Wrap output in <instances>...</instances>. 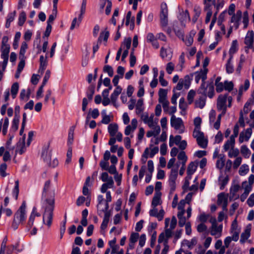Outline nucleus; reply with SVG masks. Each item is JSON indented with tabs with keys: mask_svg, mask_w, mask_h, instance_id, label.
Returning <instances> with one entry per match:
<instances>
[{
	"mask_svg": "<svg viewBox=\"0 0 254 254\" xmlns=\"http://www.w3.org/2000/svg\"><path fill=\"white\" fill-rule=\"evenodd\" d=\"M42 208L44 209L43 214V222L50 227L52 223L55 209V192L50 189V181H47L43 188L42 194Z\"/></svg>",
	"mask_w": 254,
	"mask_h": 254,
	"instance_id": "nucleus-1",
	"label": "nucleus"
},
{
	"mask_svg": "<svg viewBox=\"0 0 254 254\" xmlns=\"http://www.w3.org/2000/svg\"><path fill=\"white\" fill-rule=\"evenodd\" d=\"M208 69L205 68L203 69H201L200 71H196L193 73L195 75V82L198 83L200 80L201 79L202 82L200 87L197 90V93H204L205 89H208V97L212 98L214 94V87L213 84V80L208 81L206 82L205 80L207 78V73Z\"/></svg>",
	"mask_w": 254,
	"mask_h": 254,
	"instance_id": "nucleus-2",
	"label": "nucleus"
},
{
	"mask_svg": "<svg viewBox=\"0 0 254 254\" xmlns=\"http://www.w3.org/2000/svg\"><path fill=\"white\" fill-rule=\"evenodd\" d=\"M178 168L172 169L169 177V185L170 188V193L172 194L176 188V180L178 177Z\"/></svg>",
	"mask_w": 254,
	"mask_h": 254,
	"instance_id": "nucleus-3",
	"label": "nucleus"
},
{
	"mask_svg": "<svg viewBox=\"0 0 254 254\" xmlns=\"http://www.w3.org/2000/svg\"><path fill=\"white\" fill-rule=\"evenodd\" d=\"M26 218V203L24 201L18 210L14 214L13 219L19 221L22 224L25 221Z\"/></svg>",
	"mask_w": 254,
	"mask_h": 254,
	"instance_id": "nucleus-4",
	"label": "nucleus"
},
{
	"mask_svg": "<svg viewBox=\"0 0 254 254\" xmlns=\"http://www.w3.org/2000/svg\"><path fill=\"white\" fill-rule=\"evenodd\" d=\"M10 48V47H0V58L3 61L0 62V67H2L3 70H5L8 63Z\"/></svg>",
	"mask_w": 254,
	"mask_h": 254,
	"instance_id": "nucleus-5",
	"label": "nucleus"
},
{
	"mask_svg": "<svg viewBox=\"0 0 254 254\" xmlns=\"http://www.w3.org/2000/svg\"><path fill=\"white\" fill-rule=\"evenodd\" d=\"M168 10L166 3L161 4V12L160 14V24L162 27H165L168 25Z\"/></svg>",
	"mask_w": 254,
	"mask_h": 254,
	"instance_id": "nucleus-6",
	"label": "nucleus"
},
{
	"mask_svg": "<svg viewBox=\"0 0 254 254\" xmlns=\"http://www.w3.org/2000/svg\"><path fill=\"white\" fill-rule=\"evenodd\" d=\"M227 100V94L220 95L217 99V107L219 111H222L224 114L226 111V102Z\"/></svg>",
	"mask_w": 254,
	"mask_h": 254,
	"instance_id": "nucleus-7",
	"label": "nucleus"
},
{
	"mask_svg": "<svg viewBox=\"0 0 254 254\" xmlns=\"http://www.w3.org/2000/svg\"><path fill=\"white\" fill-rule=\"evenodd\" d=\"M254 43V32L253 30H249L245 38L244 43L246 45V48L253 49Z\"/></svg>",
	"mask_w": 254,
	"mask_h": 254,
	"instance_id": "nucleus-8",
	"label": "nucleus"
},
{
	"mask_svg": "<svg viewBox=\"0 0 254 254\" xmlns=\"http://www.w3.org/2000/svg\"><path fill=\"white\" fill-rule=\"evenodd\" d=\"M201 96L195 102L196 107L202 109L205 105L207 96H208V89H205L204 93H198Z\"/></svg>",
	"mask_w": 254,
	"mask_h": 254,
	"instance_id": "nucleus-9",
	"label": "nucleus"
},
{
	"mask_svg": "<svg viewBox=\"0 0 254 254\" xmlns=\"http://www.w3.org/2000/svg\"><path fill=\"white\" fill-rule=\"evenodd\" d=\"M252 134V129L251 127L248 128L246 130L245 132H242L240 134L239 141L240 143L244 141H248Z\"/></svg>",
	"mask_w": 254,
	"mask_h": 254,
	"instance_id": "nucleus-10",
	"label": "nucleus"
},
{
	"mask_svg": "<svg viewBox=\"0 0 254 254\" xmlns=\"http://www.w3.org/2000/svg\"><path fill=\"white\" fill-rule=\"evenodd\" d=\"M183 124V120L181 118H176L174 115L172 116L171 119V126L175 129H179Z\"/></svg>",
	"mask_w": 254,
	"mask_h": 254,
	"instance_id": "nucleus-11",
	"label": "nucleus"
},
{
	"mask_svg": "<svg viewBox=\"0 0 254 254\" xmlns=\"http://www.w3.org/2000/svg\"><path fill=\"white\" fill-rule=\"evenodd\" d=\"M51 151L49 149V146H46L43 149L42 158L46 163H49L51 159Z\"/></svg>",
	"mask_w": 254,
	"mask_h": 254,
	"instance_id": "nucleus-12",
	"label": "nucleus"
},
{
	"mask_svg": "<svg viewBox=\"0 0 254 254\" xmlns=\"http://www.w3.org/2000/svg\"><path fill=\"white\" fill-rule=\"evenodd\" d=\"M9 125V120L8 118L5 117L4 119H1L0 121V132L1 131L3 135H5L7 132V128Z\"/></svg>",
	"mask_w": 254,
	"mask_h": 254,
	"instance_id": "nucleus-13",
	"label": "nucleus"
},
{
	"mask_svg": "<svg viewBox=\"0 0 254 254\" xmlns=\"http://www.w3.org/2000/svg\"><path fill=\"white\" fill-rule=\"evenodd\" d=\"M122 88L120 86H117L111 95V101L115 106L119 95L121 93Z\"/></svg>",
	"mask_w": 254,
	"mask_h": 254,
	"instance_id": "nucleus-14",
	"label": "nucleus"
},
{
	"mask_svg": "<svg viewBox=\"0 0 254 254\" xmlns=\"http://www.w3.org/2000/svg\"><path fill=\"white\" fill-rule=\"evenodd\" d=\"M231 22L234 23V26L236 28H238L239 26V21L242 17V12L241 10H238L236 14L232 15Z\"/></svg>",
	"mask_w": 254,
	"mask_h": 254,
	"instance_id": "nucleus-15",
	"label": "nucleus"
},
{
	"mask_svg": "<svg viewBox=\"0 0 254 254\" xmlns=\"http://www.w3.org/2000/svg\"><path fill=\"white\" fill-rule=\"evenodd\" d=\"M243 186L244 188V192L241 195L240 199L241 201L243 202L246 199L250 192L252 190V186L248 185L247 182H244L243 183Z\"/></svg>",
	"mask_w": 254,
	"mask_h": 254,
	"instance_id": "nucleus-16",
	"label": "nucleus"
},
{
	"mask_svg": "<svg viewBox=\"0 0 254 254\" xmlns=\"http://www.w3.org/2000/svg\"><path fill=\"white\" fill-rule=\"evenodd\" d=\"M197 244V239L195 237H193L190 240V241L185 239L181 243L182 247L183 246H187L189 249H191L194 246H195Z\"/></svg>",
	"mask_w": 254,
	"mask_h": 254,
	"instance_id": "nucleus-17",
	"label": "nucleus"
},
{
	"mask_svg": "<svg viewBox=\"0 0 254 254\" xmlns=\"http://www.w3.org/2000/svg\"><path fill=\"white\" fill-rule=\"evenodd\" d=\"M223 225L222 224L219 226L215 225L213 226H211V230H210V234L212 236H220L221 235V232L222 231Z\"/></svg>",
	"mask_w": 254,
	"mask_h": 254,
	"instance_id": "nucleus-18",
	"label": "nucleus"
},
{
	"mask_svg": "<svg viewBox=\"0 0 254 254\" xmlns=\"http://www.w3.org/2000/svg\"><path fill=\"white\" fill-rule=\"evenodd\" d=\"M185 210L182 209L181 211L178 212L177 216L179 219V226L180 227H183L185 225H186V217L184 216L185 213Z\"/></svg>",
	"mask_w": 254,
	"mask_h": 254,
	"instance_id": "nucleus-19",
	"label": "nucleus"
},
{
	"mask_svg": "<svg viewBox=\"0 0 254 254\" xmlns=\"http://www.w3.org/2000/svg\"><path fill=\"white\" fill-rule=\"evenodd\" d=\"M108 130L111 136L114 137L118 130V126L117 124H111L108 126Z\"/></svg>",
	"mask_w": 254,
	"mask_h": 254,
	"instance_id": "nucleus-20",
	"label": "nucleus"
},
{
	"mask_svg": "<svg viewBox=\"0 0 254 254\" xmlns=\"http://www.w3.org/2000/svg\"><path fill=\"white\" fill-rule=\"evenodd\" d=\"M15 14V11L10 12L7 14L6 23L5 24V26L6 28H8L10 27L11 22H12L14 20Z\"/></svg>",
	"mask_w": 254,
	"mask_h": 254,
	"instance_id": "nucleus-21",
	"label": "nucleus"
},
{
	"mask_svg": "<svg viewBox=\"0 0 254 254\" xmlns=\"http://www.w3.org/2000/svg\"><path fill=\"white\" fill-rule=\"evenodd\" d=\"M193 73H190L189 75H186L184 77V79H183L184 81V84L185 88L187 89H189L191 80L193 79Z\"/></svg>",
	"mask_w": 254,
	"mask_h": 254,
	"instance_id": "nucleus-22",
	"label": "nucleus"
},
{
	"mask_svg": "<svg viewBox=\"0 0 254 254\" xmlns=\"http://www.w3.org/2000/svg\"><path fill=\"white\" fill-rule=\"evenodd\" d=\"M20 118H18V117L13 118V120L11 123V126L10 128V131L15 132L16 131L19 127Z\"/></svg>",
	"mask_w": 254,
	"mask_h": 254,
	"instance_id": "nucleus-23",
	"label": "nucleus"
},
{
	"mask_svg": "<svg viewBox=\"0 0 254 254\" xmlns=\"http://www.w3.org/2000/svg\"><path fill=\"white\" fill-rule=\"evenodd\" d=\"M218 181L220 185V189L223 190L224 189L225 187L228 184L229 181V177L226 176L224 177L220 176L218 179Z\"/></svg>",
	"mask_w": 254,
	"mask_h": 254,
	"instance_id": "nucleus-24",
	"label": "nucleus"
},
{
	"mask_svg": "<svg viewBox=\"0 0 254 254\" xmlns=\"http://www.w3.org/2000/svg\"><path fill=\"white\" fill-rule=\"evenodd\" d=\"M75 127L72 126L69 128L68 131V139H67V145H71L73 141L74 138V130Z\"/></svg>",
	"mask_w": 254,
	"mask_h": 254,
	"instance_id": "nucleus-25",
	"label": "nucleus"
},
{
	"mask_svg": "<svg viewBox=\"0 0 254 254\" xmlns=\"http://www.w3.org/2000/svg\"><path fill=\"white\" fill-rule=\"evenodd\" d=\"M196 230L199 233H204L205 235H208L209 233L207 227L205 224L200 223L196 227Z\"/></svg>",
	"mask_w": 254,
	"mask_h": 254,
	"instance_id": "nucleus-26",
	"label": "nucleus"
},
{
	"mask_svg": "<svg viewBox=\"0 0 254 254\" xmlns=\"http://www.w3.org/2000/svg\"><path fill=\"white\" fill-rule=\"evenodd\" d=\"M197 166L193 162L190 163L188 167L187 174L188 176H191L195 172Z\"/></svg>",
	"mask_w": 254,
	"mask_h": 254,
	"instance_id": "nucleus-27",
	"label": "nucleus"
},
{
	"mask_svg": "<svg viewBox=\"0 0 254 254\" xmlns=\"http://www.w3.org/2000/svg\"><path fill=\"white\" fill-rule=\"evenodd\" d=\"M173 138V137L172 135H171L170 137V140H169V145L170 146H172L174 144V143H175L176 145H178L179 143L182 141V137L180 135H177L175 136V137L174 138V140H172V139Z\"/></svg>",
	"mask_w": 254,
	"mask_h": 254,
	"instance_id": "nucleus-28",
	"label": "nucleus"
},
{
	"mask_svg": "<svg viewBox=\"0 0 254 254\" xmlns=\"http://www.w3.org/2000/svg\"><path fill=\"white\" fill-rule=\"evenodd\" d=\"M19 90V84L17 82L14 83L11 87V94L13 99L15 98Z\"/></svg>",
	"mask_w": 254,
	"mask_h": 254,
	"instance_id": "nucleus-29",
	"label": "nucleus"
},
{
	"mask_svg": "<svg viewBox=\"0 0 254 254\" xmlns=\"http://www.w3.org/2000/svg\"><path fill=\"white\" fill-rule=\"evenodd\" d=\"M19 192V181L17 180L15 181L14 187L13 189L12 192V196L15 198V200H17L18 198Z\"/></svg>",
	"mask_w": 254,
	"mask_h": 254,
	"instance_id": "nucleus-30",
	"label": "nucleus"
},
{
	"mask_svg": "<svg viewBox=\"0 0 254 254\" xmlns=\"http://www.w3.org/2000/svg\"><path fill=\"white\" fill-rule=\"evenodd\" d=\"M198 145L202 148H206L207 146L208 140L206 139H204V137H201L196 139Z\"/></svg>",
	"mask_w": 254,
	"mask_h": 254,
	"instance_id": "nucleus-31",
	"label": "nucleus"
},
{
	"mask_svg": "<svg viewBox=\"0 0 254 254\" xmlns=\"http://www.w3.org/2000/svg\"><path fill=\"white\" fill-rule=\"evenodd\" d=\"M161 200V192L156 193L154 196L152 201V206L153 207H156L160 203Z\"/></svg>",
	"mask_w": 254,
	"mask_h": 254,
	"instance_id": "nucleus-32",
	"label": "nucleus"
},
{
	"mask_svg": "<svg viewBox=\"0 0 254 254\" xmlns=\"http://www.w3.org/2000/svg\"><path fill=\"white\" fill-rule=\"evenodd\" d=\"M232 56H231L228 59L227 63L226 64V70L227 73L230 74L233 72L234 71V67L232 64L231 63V61L232 60Z\"/></svg>",
	"mask_w": 254,
	"mask_h": 254,
	"instance_id": "nucleus-33",
	"label": "nucleus"
},
{
	"mask_svg": "<svg viewBox=\"0 0 254 254\" xmlns=\"http://www.w3.org/2000/svg\"><path fill=\"white\" fill-rule=\"evenodd\" d=\"M143 101L142 99H139L136 103L135 109L137 114H140L143 111Z\"/></svg>",
	"mask_w": 254,
	"mask_h": 254,
	"instance_id": "nucleus-34",
	"label": "nucleus"
},
{
	"mask_svg": "<svg viewBox=\"0 0 254 254\" xmlns=\"http://www.w3.org/2000/svg\"><path fill=\"white\" fill-rule=\"evenodd\" d=\"M250 236V230L249 229H246L245 231L241 234L240 242L241 243H245L246 241V240L248 239Z\"/></svg>",
	"mask_w": 254,
	"mask_h": 254,
	"instance_id": "nucleus-35",
	"label": "nucleus"
},
{
	"mask_svg": "<svg viewBox=\"0 0 254 254\" xmlns=\"http://www.w3.org/2000/svg\"><path fill=\"white\" fill-rule=\"evenodd\" d=\"M212 4L216 9V11L215 12H217V14L219 9L223 7L224 3L222 0H217V3H216L215 0H213Z\"/></svg>",
	"mask_w": 254,
	"mask_h": 254,
	"instance_id": "nucleus-36",
	"label": "nucleus"
},
{
	"mask_svg": "<svg viewBox=\"0 0 254 254\" xmlns=\"http://www.w3.org/2000/svg\"><path fill=\"white\" fill-rule=\"evenodd\" d=\"M28 46L26 42H23L22 43V45L20 47V52H19V58L25 59V54L26 53V50L27 49Z\"/></svg>",
	"mask_w": 254,
	"mask_h": 254,
	"instance_id": "nucleus-37",
	"label": "nucleus"
},
{
	"mask_svg": "<svg viewBox=\"0 0 254 254\" xmlns=\"http://www.w3.org/2000/svg\"><path fill=\"white\" fill-rule=\"evenodd\" d=\"M109 32L108 31H103L100 33V35L98 39V42L101 43L102 39L107 42L109 36Z\"/></svg>",
	"mask_w": 254,
	"mask_h": 254,
	"instance_id": "nucleus-38",
	"label": "nucleus"
},
{
	"mask_svg": "<svg viewBox=\"0 0 254 254\" xmlns=\"http://www.w3.org/2000/svg\"><path fill=\"white\" fill-rule=\"evenodd\" d=\"M95 92V86L90 85L88 87L86 92V96L89 100H91Z\"/></svg>",
	"mask_w": 254,
	"mask_h": 254,
	"instance_id": "nucleus-39",
	"label": "nucleus"
},
{
	"mask_svg": "<svg viewBox=\"0 0 254 254\" xmlns=\"http://www.w3.org/2000/svg\"><path fill=\"white\" fill-rule=\"evenodd\" d=\"M234 144L235 140H233V139H231L230 138V139L227 140V141L224 143L223 149L225 151H226L228 150L231 147H233L234 146Z\"/></svg>",
	"mask_w": 254,
	"mask_h": 254,
	"instance_id": "nucleus-40",
	"label": "nucleus"
},
{
	"mask_svg": "<svg viewBox=\"0 0 254 254\" xmlns=\"http://www.w3.org/2000/svg\"><path fill=\"white\" fill-rule=\"evenodd\" d=\"M159 102H162V100L166 99L167 91L166 89L161 88L159 90Z\"/></svg>",
	"mask_w": 254,
	"mask_h": 254,
	"instance_id": "nucleus-41",
	"label": "nucleus"
},
{
	"mask_svg": "<svg viewBox=\"0 0 254 254\" xmlns=\"http://www.w3.org/2000/svg\"><path fill=\"white\" fill-rule=\"evenodd\" d=\"M34 220L35 219L34 218V215L33 214H31L28 219L27 225L26 226V231H30V230L33 225Z\"/></svg>",
	"mask_w": 254,
	"mask_h": 254,
	"instance_id": "nucleus-42",
	"label": "nucleus"
},
{
	"mask_svg": "<svg viewBox=\"0 0 254 254\" xmlns=\"http://www.w3.org/2000/svg\"><path fill=\"white\" fill-rule=\"evenodd\" d=\"M241 152L244 156L248 158L250 157L251 151L246 145H242L241 148Z\"/></svg>",
	"mask_w": 254,
	"mask_h": 254,
	"instance_id": "nucleus-43",
	"label": "nucleus"
},
{
	"mask_svg": "<svg viewBox=\"0 0 254 254\" xmlns=\"http://www.w3.org/2000/svg\"><path fill=\"white\" fill-rule=\"evenodd\" d=\"M249 171V166L247 164H243L240 168L239 173L240 175L245 176L248 173Z\"/></svg>",
	"mask_w": 254,
	"mask_h": 254,
	"instance_id": "nucleus-44",
	"label": "nucleus"
},
{
	"mask_svg": "<svg viewBox=\"0 0 254 254\" xmlns=\"http://www.w3.org/2000/svg\"><path fill=\"white\" fill-rule=\"evenodd\" d=\"M178 159L179 160H181L182 161V164H183V166H185L186 163L187 161V156L186 155V153L184 151H181L179 153V154L178 155Z\"/></svg>",
	"mask_w": 254,
	"mask_h": 254,
	"instance_id": "nucleus-45",
	"label": "nucleus"
},
{
	"mask_svg": "<svg viewBox=\"0 0 254 254\" xmlns=\"http://www.w3.org/2000/svg\"><path fill=\"white\" fill-rule=\"evenodd\" d=\"M103 72L108 73L110 77H112L114 74V70L113 67L109 65H105L103 67Z\"/></svg>",
	"mask_w": 254,
	"mask_h": 254,
	"instance_id": "nucleus-46",
	"label": "nucleus"
},
{
	"mask_svg": "<svg viewBox=\"0 0 254 254\" xmlns=\"http://www.w3.org/2000/svg\"><path fill=\"white\" fill-rule=\"evenodd\" d=\"M26 19V13L24 11H22L19 16L18 24L19 26H22L24 23Z\"/></svg>",
	"mask_w": 254,
	"mask_h": 254,
	"instance_id": "nucleus-47",
	"label": "nucleus"
},
{
	"mask_svg": "<svg viewBox=\"0 0 254 254\" xmlns=\"http://www.w3.org/2000/svg\"><path fill=\"white\" fill-rule=\"evenodd\" d=\"M139 238V234L138 233H132L129 238V246H131V244L134 245Z\"/></svg>",
	"mask_w": 254,
	"mask_h": 254,
	"instance_id": "nucleus-48",
	"label": "nucleus"
},
{
	"mask_svg": "<svg viewBox=\"0 0 254 254\" xmlns=\"http://www.w3.org/2000/svg\"><path fill=\"white\" fill-rule=\"evenodd\" d=\"M193 136L196 139L204 137V133L200 131V128H194L193 132Z\"/></svg>",
	"mask_w": 254,
	"mask_h": 254,
	"instance_id": "nucleus-49",
	"label": "nucleus"
},
{
	"mask_svg": "<svg viewBox=\"0 0 254 254\" xmlns=\"http://www.w3.org/2000/svg\"><path fill=\"white\" fill-rule=\"evenodd\" d=\"M7 169V165L5 163H2L0 166V175L4 178L7 176L5 171Z\"/></svg>",
	"mask_w": 254,
	"mask_h": 254,
	"instance_id": "nucleus-50",
	"label": "nucleus"
},
{
	"mask_svg": "<svg viewBox=\"0 0 254 254\" xmlns=\"http://www.w3.org/2000/svg\"><path fill=\"white\" fill-rule=\"evenodd\" d=\"M171 228L166 229L164 233L166 236V240L165 241V245H168V240L172 236V232Z\"/></svg>",
	"mask_w": 254,
	"mask_h": 254,
	"instance_id": "nucleus-51",
	"label": "nucleus"
},
{
	"mask_svg": "<svg viewBox=\"0 0 254 254\" xmlns=\"http://www.w3.org/2000/svg\"><path fill=\"white\" fill-rule=\"evenodd\" d=\"M20 62L18 63L17 72L20 73L25 66V59L19 58Z\"/></svg>",
	"mask_w": 254,
	"mask_h": 254,
	"instance_id": "nucleus-52",
	"label": "nucleus"
},
{
	"mask_svg": "<svg viewBox=\"0 0 254 254\" xmlns=\"http://www.w3.org/2000/svg\"><path fill=\"white\" fill-rule=\"evenodd\" d=\"M239 131V127L238 125L237 124L234 127L233 134L231 135L230 138L231 139H233V140L235 141V137H237V136L238 135Z\"/></svg>",
	"mask_w": 254,
	"mask_h": 254,
	"instance_id": "nucleus-53",
	"label": "nucleus"
},
{
	"mask_svg": "<svg viewBox=\"0 0 254 254\" xmlns=\"http://www.w3.org/2000/svg\"><path fill=\"white\" fill-rule=\"evenodd\" d=\"M195 92L193 90H190L187 96V99L190 104L192 103L193 100V98L195 96Z\"/></svg>",
	"mask_w": 254,
	"mask_h": 254,
	"instance_id": "nucleus-54",
	"label": "nucleus"
},
{
	"mask_svg": "<svg viewBox=\"0 0 254 254\" xmlns=\"http://www.w3.org/2000/svg\"><path fill=\"white\" fill-rule=\"evenodd\" d=\"M249 15L247 11H245L244 13L243 17V23L244 24V28H247L249 24Z\"/></svg>",
	"mask_w": 254,
	"mask_h": 254,
	"instance_id": "nucleus-55",
	"label": "nucleus"
},
{
	"mask_svg": "<svg viewBox=\"0 0 254 254\" xmlns=\"http://www.w3.org/2000/svg\"><path fill=\"white\" fill-rule=\"evenodd\" d=\"M179 106L182 111H186L187 106L184 98L182 97L180 99Z\"/></svg>",
	"mask_w": 254,
	"mask_h": 254,
	"instance_id": "nucleus-56",
	"label": "nucleus"
},
{
	"mask_svg": "<svg viewBox=\"0 0 254 254\" xmlns=\"http://www.w3.org/2000/svg\"><path fill=\"white\" fill-rule=\"evenodd\" d=\"M149 148H145V149L141 156V160L142 163H145L146 162V160L149 156Z\"/></svg>",
	"mask_w": 254,
	"mask_h": 254,
	"instance_id": "nucleus-57",
	"label": "nucleus"
},
{
	"mask_svg": "<svg viewBox=\"0 0 254 254\" xmlns=\"http://www.w3.org/2000/svg\"><path fill=\"white\" fill-rule=\"evenodd\" d=\"M133 51L134 50L132 49V52L130 53V54L129 64L130 67H133L136 63V57L134 55Z\"/></svg>",
	"mask_w": 254,
	"mask_h": 254,
	"instance_id": "nucleus-58",
	"label": "nucleus"
},
{
	"mask_svg": "<svg viewBox=\"0 0 254 254\" xmlns=\"http://www.w3.org/2000/svg\"><path fill=\"white\" fill-rule=\"evenodd\" d=\"M234 87V84L232 82H229L228 81H225L224 82V89L226 90H228V91H231L233 90Z\"/></svg>",
	"mask_w": 254,
	"mask_h": 254,
	"instance_id": "nucleus-59",
	"label": "nucleus"
},
{
	"mask_svg": "<svg viewBox=\"0 0 254 254\" xmlns=\"http://www.w3.org/2000/svg\"><path fill=\"white\" fill-rule=\"evenodd\" d=\"M191 179V176H187L185 178V183L183 186V189L184 190H186L189 188L190 185V181Z\"/></svg>",
	"mask_w": 254,
	"mask_h": 254,
	"instance_id": "nucleus-60",
	"label": "nucleus"
},
{
	"mask_svg": "<svg viewBox=\"0 0 254 254\" xmlns=\"http://www.w3.org/2000/svg\"><path fill=\"white\" fill-rule=\"evenodd\" d=\"M131 42V38L129 37L127 38H125L123 43H122V46H124L126 47V49L129 50V48H130Z\"/></svg>",
	"mask_w": 254,
	"mask_h": 254,
	"instance_id": "nucleus-61",
	"label": "nucleus"
},
{
	"mask_svg": "<svg viewBox=\"0 0 254 254\" xmlns=\"http://www.w3.org/2000/svg\"><path fill=\"white\" fill-rule=\"evenodd\" d=\"M225 165V160L223 157H221L220 159H218L216 164V166L217 168L219 169H222Z\"/></svg>",
	"mask_w": 254,
	"mask_h": 254,
	"instance_id": "nucleus-62",
	"label": "nucleus"
},
{
	"mask_svg": "<svg viewBox=\"0 0 254 254\" xmlns=\"http://www.w3.org/2000/svg\"><path fill=\"white\" fill-rule=\"evenodd\" d=\"M174 69V64L172 62L168 63L166 65L167 72L169 74H170L172 73Z\"/></svg>",
	"mask_w": 254,
	"mask_h": 254,
	"instance_id": "nucleus-63",
	"label": "nucleus"
},
{
	"mask_svg": "<svg viewBox=\"0 0 254 254\" xmlns=\"http://www.w3.org/2000/svg\"><path fill=\"white\" fill-rule=\"evenodd\" d=\"M248 205L252 207L254 206V193L251 194L247 200Z\"/></svg>",
	"mask_w": 254,
	"mask_h": 254,
	"instance_id": "nucleus-64",
	"label": "nucleus"
}]
</instances>
